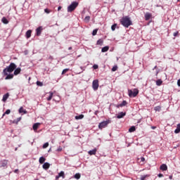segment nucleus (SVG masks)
Here are the masks:
<instances>
[{
	"label": "nucleus",
	"mask_w": 180,
	"mask_h": 180,
	"mask_svg": "<svg viewBox=\"0 0 180 180\" xmlns=\"http://www.w3.org/2000/svg\"><path fill=\"white\" fill-rule=\"evenodd\" d=\"M15 70H16V64L11 63L8 66L4 69L3 75H8V74H11V72H13Z\"/></svg>",
	"instance_id": "f257e3e1"
},
{
	"label": "nucleus",
	"mask_w": 180,
	"mask_h": 180,
	"mask_svg": "<svg viewBox=\"0 0 180 180\" xmlns=\"http://www.w3.org/2000/svg\"><path fill=\"white\" fill-rule=\"evenodd\" d=\"M120 23L124 26V27H129V26H131V25H133V22H131V20H130L129 16L122 17L120 20Z\"/></svg>",
	"instance_id": "f03ea898"
},
{
	"label": "nucleus",
	"mask_w": 180,
	"mask_h": 180,
	"mask_svg": "<svg viewBox=\"0 0 180 180\" xmlns=\"http://www.w3.org/2000/svg\"><path fill=\"white\" fill-rule=\"evenodd\" d=\"M77 6H78V2H72V4L68 7V12H72L73 11H75Z\"/></svg>",
	"instance_id": "7ed1b4c3"
},
{
	"label": "nucleus",
	"mask_w": 180,
	"mask_h": 180,
	"mask_svg": "<svg viewBox=\"0 0 180 180\" xmlns=\"http://www.w3.org/2000/svg\"><path fill=\"white\" fill-rule=\"evenodd\" d=\"M128 94L130 98H136L139 95V89H135L134 90H128Z\"/></svg>",
	"instance_id": "20e7f679"
},
{
	"label": "nucleus",
	"mask_w": 180,
	"mask_h": 180,
	"mask_svg": "<svg viewBox=\"0 0 180 180\" xmlns=\"http://www.w3.org/2000/svg\"><path fill=\"white\" fill-rule=\"evenodd\" d=\"M92 88L94 91H98V88H99V80L95 79L92 82Z\"/></svg>",
	"instance_id": "39448f33"
},
{
	"label": "nucleus",
	"mask_w": 180,
	"mask_h": 180,
	"mask_svg": "<svg viewBox=\"0 0 180 180\" xmlns=\"http://www.w3.org/2000/svg\"><path fill=\"white\" fill-rule=\"evenodd\" d=\"M110 123V121H103L98 124V129H104V127H106V126Z\"/></svg>",
	"instance_id": "423d86ee"
},
{
	"label": "nucleus",
	"mask_w": 180,
	"mask_h": 180,
	"mask_svg": "<svg viewBox=\"0 0 180 180\" xmlns=\"http://www.w3.org/2000/svg\"><path fill=\"white\" fill-rule=\"evenodd\" d=\"M42 30H43V27H37L36 29L37 36H40V34H41Z\"/></svg>",
	"instance_id": "0eeeda50"
},
{
	"label": "nucleus",
	"mask_w": 180,
	"mask_h": 180,
	"mask_svg": "<svg viewBox=\"0 0 180 180\" xmlns=\"http://www.w3.org/2000/svg\"><path fill=\"white\" fill-rule=\"evenodd\" d=\"M4 76H6L5 77V79H12L13 78V74H11L9 72H7V75H4Z\"/></svg>",
	"instance_id": "6e6552de"
},
{
	"label": "nucleus",
	"mask_w": 180,
	"mask_h": 180,
	"mask_svg": "<svg viewBox=\"0 0 180 180\" xmlns=\"http://www.w3.org/2000/svg\"><path fill=\"white\" fill-rule=\"evenodd\" d=\"M40 124H41L40 122H37L33 124L32 129H33L34 131H36L37 130V129H39V127L40 126Z\"/></svg>",
	"instance_id": "1a4fd4ad"
},
{
	"label": "nucleus",
	"mask_w": 180,
	"mask_h": 180,
	"mask_svg": "<svg viewBox=\"0 0 180 180\" xmlns=\"http://www.w3.org/2000/svg\"><path fill=\"white\" fill-rule=\"evenodd\" d=\"M124 116H126V112H121L118 113V115H117V118L122 119L124 117Z\"/></svg>",
	"instance_id": "9d476101"
},
{
	"label": "nucleus",
	"mask_w": 180,
	"mask_h": 180,
	"mask_svg": "<svg viewBox=\"0 0 180 180\" xmlns=\"http://www.w3.org/2000/svg\"><path fill=\"white\" fill-rule=\"evenodd\" d=\"M97 150H98V149H96V148H95L93 150H89L88 152V154H89V155H95V154H96Z\"/></svg>",
	"instance_id": "9b49d317"
},
{
	"label": "nucleus",
	"mask_w": 180,
	"mask_h": 180,
	"mask_svg": "<svg viewBox=\"0 0 180 180\" xmlns=\"http://www.w3.org/2000/svg\"><path fill=\"white\" fill-rule=\"evenodd\" d=\"M20 71H22L20 68H15L14 70V75H19V74H20Z\"/></svg>",
	"instance_id": "f8f14e48"
},
{
	"label": "nucleus",
	"mask_w": 180,
	"mask_h": 180,
	"mask_svg": "<svg viewBox=\"0 0 180 180\" xmlns=\"http://www.w3.org/2000/svg\"><path fill=\"white\" fill-rule=\"evenodd\" d=\"M6 165H8V160H4L1 161V167L5 168L6 167Z\"/></svg>",
	"instance_id": "ddd939ff"
},
{
	"label": "nucleus",
	"mask_w": 180,
	"mask_h": 180,
	"mask_svg": "<svg viewBox=\"0 0 180 180\" xmlns=\"http://www.w3.org/2000/svg\"><path fill=\"white\" fill-rule=\"evenodd\" d=\"M42 168H44V169H49L50 168V163L49 162L44 163Z\"/></svg>",
	"instance_id": "4468645a"
},
{
	"label": "nucleus",
	"mask_w": 180,
	"mask_h": 180,
	"mask_svg": "<svg viewBox=\"0 0 180 180\" xmlns=\"http://www.w3.org/2000/svg\"><path fill=\"white\" fill-rule=\"evenodd\" d=\"M8 98H9V93H6L3 96V98H2L3 102H6Z\"/></svg>",
	"instance_id": "2eb2a0df"
},
{
	"label": "nucleus",
	"mask_w": 180,
	"mask_h": 180,
	"mask_svg": "<svg viewBox=\"0 0 180 180\" xmlns=\"http://www.w3.org/2000/svg\"><path fill=\"white\" fill-rule=\"evenodd\" d=\"M26 37L27 39H30L31 36H32V30H29L26 32Z\"/></svg>",
	"instance_id": "dca6fc26"
},
{
	"label": "nucleus",
	"mask_w": 180,
	"mask_h": 180,
	"mask_svg": "<svg viewBox=\"0 0 180 180\" xmlns=\"http://www.w3.org/2000/svg\"><path fill=\"white\" fill-rule=\"evenodd\" d=\"M152 15L150 13H146L145 14V20H150V18H151Z\"/></svg>",
	"instance_id": "f3484780"
},
{
	"label": "nucleus",
	"mask_w": 180,
	"mask_h": 180,
	"mask_svg": "<svg viewBox=\"0 0 180 180\" xmlns=\"http://www.w3.org/2000/svg\"><path fill=\"white\" fill-rule=\"evenodd\" d=\"M160 169H161L162 171H167V169H168V167L167 166V165L162 164V165L160 166Z\"/></svg>",
	"instance_id": "a211bd4d"
},
{
	"label": "nucleus",
	"mask_w": 180,
	"mask_h": 180,
	"mask_svg": "<svg viewBox=\"0 0 180 180\" xmlns=\"http://www.w3.org/2000/svg\"><path fill=\"white\" fill-rule=\"evenodd\" d=\"M1 22L3 23H4V25H8L9 23V21L8 20V19H6V18L3 17L1 19Z\"/></svg>",
	"instance_id": "6ab92c4d"
},
{
	"label": "nucleus",
	"mask_w": 180,
	"mask_h": 180,
	"mask_svg": "<svg viewBox=\"0 0 180 180\" xmlns=\"http://www.w3.org/2000/svg\"><path fill=\"white\" fill-rule=\"evenodd\" d=\"M19 113H24V115H26V113H27V111L26 110H24L23 107H21L19 109Z\"/></svg>",
	"instance_id": "aec40b11"
},
{
	"label": "nucleus",
	"mask_w": 180,
	"mask_h": 180,
	"mask_svg": "<svg viewBox=\"0 0 180 180\" xmlns=\"http://www.w3.org/2000/svg\"><path fill=\"white\" fill-rule=\"evenodd\" d=\"M174 133L176 134H178V133H180V124H177L176 129L174 130Z\"/></svg>",
	"instance_id": "412c9836"
},
{
	"label": "nucleus",
	"mask_w": 180,
	"mask_h": 180,
	"mask_svg": "<svg viewBox=\"0 0 180 180\" xmlns=\"http://www.w3.org/2000/svg\"><path fill=\"white\" fill-rule=\"evenodd\" d=\"M75 118L76 119V120H79L81 119H84V115H76L75 117Z\"/></svg>",
	"instance_id": "4be33fe9"
},
{
	"label": "nucleus",
	"mask_w": 180,
	"mask_h": 180,
	"mask_svg": "<svg viewBox=\"0 0 180 180\" xmlns=\"http://www.w3.org/2000/svg\"><path fill=\"white\" fill-rule=\"evenodd\" d=\"M109 50V46H104L102 48L101 51L102 53H106Z\"/></svg>",
	"instance_id": "5701e85b"
},
{
	"label": "nucleus",
	"mask_w": 180,
	"mask_h": 180,
	"mask_svg": "<svg viewBox=\"0 0 180 180\" xmlns=\"http://www.w3.org/2000/svg\"><path fill=\"white\" fill-rule=\"evenodd\" d=\"M129 133H133V131H136V127L132 126L129 129Z\"/></svg>",
	"instance_id": "b1692460"
},
{
	"label": "nucleus",
	"mask_w": 180,
	"mask_h": 180,
	"mask_svg": "<svg viewBox=\"0 0 180 180\" xmlns=\"http://www.w3.org/2000/svg\"><path fill=\"white\" fill-rule=\"evenodd\" d=\"M39 164H44V161H46V158L44 157L39 158Z\"/></svg>",
	"instance_id": "393cba45"
},
{
	"label": "nucleus",
	"mask_w": 180,
	"mask_h": 180,
	"mask_svg": "<svg viewBox=\"0 0 180 180\" xmlns=\"http://www.w3.org/2000/svg\"><path fill=\"white\" fill-rule=\"evenodd\" d=\"M162 79H158L156 81V85H158V86H160V85H162Z\"/></svg>",
	"instance_id": "a878e982"
},
{
	"label": "nucleus",
	"mask_w": 180,
	"mask_h": 180,
	"mask_svg": "<svg viewBox=\"0 0 180 180\" xmlns=\"http://www.w3.org/2000/svg\"><path fill=\"white\" fill-rule=\"evenodd\" d=\"M74 178H75V179H79L81 178V174L79 173H77L75 174Z\"/></svg>",
	"instance_id": "bb28decb"
},
{
	"label": "nucleus",
	"mask_w": 180,
	"mask_h": 180,
	"mask_svg": "<svg viewBox=\"0 0 180 180\" xmlns=\"http://www.w3.org/2000/svg\"><path fill=\"white\" fill-rule=\"evenodd\" d=\"M53 99V92H49V96L47 98V101H51Z\"/></svg>",
	"instance_id": "cd10ccee"
},
{
	"label": "nucleus",
	"mask_w": 180,
	"mask_h": 180,
	"mask_svg": "<svg viewBox=\"0 0 180 180\" xmlns=\"http://www.w3.org/2000/svg\"><path fill=\"white\" fill-rule=\"evenodd\" d=\"M127 105V102L126 101H123L122 103L120 104V106L122 108V106H126Z\"/></svg>",
	"instance_id": "c85d7f7f"
},
{
	"label": "nucleus",
	"mask_w": 180,
	"mask_h": 180,
	"mask_svg": "<svg viewBox=\"0 0 180 180\" xmlns=\"http://www.w3.org/2000/svg\"><path fill=\"white\" fill-rule=\"evenodd\" d=\"M21 119H22L21 117H18V118H17V120H14L13 121V123H15L16 124H18V123H19V122H20Z\"/></svg>",
	"instance_id": "c756f323"
},
{
	"label": "nucleus",
	"mask_w": 180,
	"mask_h": 180,
	"mask_svg": "<svg viewBox=\"0 0 180 180\" xmlns=\"http://www.w3.org/2000/svg\"><path fill=\"white\" fill-rule=\"evenodd\" d=\"M97 44H98V46H102V44H103V40H102V39H98V40L97 41Z\"/></svg>",
	"instance_id": "7c9ffc66"
},
{
	"label": "nucleus",
	"mask_w": 180,
	"mask_h": 180,
	"mask_svg": "<svg viewBox=\"0 0 180 180\" xmlns=\"http://www.w3.org/2000/svg\"><path fill=\"white\" fill-rule=\"evenodd\" d=\"M117 26V24H114L111 26V30H112V32H115V30H116Z\"/></svg>",
	"instance_id": "2f4dec72"
},
{
	"label": "nucleus",
	"mask_w": 180,
	"mask_h": 180,
	"mask_svg": "<svg viewBox=\"0 0 180 180\" xmlns=\"http://www.w3.org/2000/svg\"><path fill=\"white\" fill-rule=\"evenodd\" d=\"M68 71H70V69H68V68L64 69L62 71V75H64V74H65V72H68Z\"/></svg>",
	"instance_id": "473e14b6"
},
{
	"label": "nucleus",
	"mask_w": 180,
	"mask_h": 180,
	"mask_svg": "<svg viewBox=\"0 0 180 180\" xmlns=\"http://www.w3.org/2000/svg\"><path fill=\"white\" fill-rule=\"evenodd\" d=\"M155 112H160V110H161V107L160 106H156L155 107Z\"/></svg>",
	"instance_id": "72a5a7b5"
},
{
	"label": "nucleus",
	"mask_w": 180,
	"mask_h": 180,
	"mask_svg": "<svg viewBox=\"0 0 180 180\" xmlns=\"http://www.w3.org/2000/svg\"><path fill=\"white\" fill-rule=\"evenodd\" d=\"M90 19H91L90 16H86L84 18V21L88 22H89Z\"/></svg>",
	"instance_id": "f704fd0d"
},
{
	"label": "nucleus",
	"mask_w": 180,
	"mask_h": 180,
	"mask_svg": "<svg viewBox=\"0 0 180 180\" xmlns=\"http://www.w3.org/2000/svg\"><path fill=\"white\" fill-rule=\"evenodd\" d=\"M11 113V110H7L4 114L3 117L5 116V115H9Z\"/></svg>",
	"instance_id": "c9c22d12"
},
{
	"label": "nucleus",
	"mask_w": 180,
	"mask_h": 180,
	"mask_svg": "<svg viewBox=\"0 0 180 180\" xmlns=\"http://www.w3.org/2000/svg\"><path fill=\"white\" fill-rule=\"evenodd\" d=\"M58 176H60V177H63V178H65V176H64V172H60L59 174H58Z\"/></svg>",
	"instance_id": "e433bc0d"
},
{
	"label": "nucleus",
	"mask_w": 180,
	"mask_h": 180,
	"mask_svg": "<svg viewBox=\"0 0 180 180\" xmlns=\"http://www.w3.org/2000/svg\"><path fill=\"white\" fill-rule=\"evenodd\" d=\"M37 85L38 86H43V82H41L37 81Z\"/></svg>",
	"instance_id": "4c0bfd02"
},
{
	"label": "nucleus",
	"mask_w": 180,
	"mask_h": 180,
	"mask_svg": "<svg viewBox=\"0 0 180 180\" xmlns=\"http://www.w3.org/2000/svg\"><path fill=\"white\" fill-rule=\"evenodd\" d=\"M96 33H98V30H94L92 32L93 36H96Z\"/></svg>",
	"instance_id": "58836bf2"
},
{
	"label": "nucleus",
	"mask_w": 180,
	"mask_h": 180,
	"mask_svg": "<svg viewBox=\"0 0 180 180\" xmlns=\"http://www.w3.org/2000/svg\"><path fill=\"white\" fill-rule=\"evenodd\" d=\"M47 147H49V142H46L43 145V148H47Z\"/></svg>",
	"instance_id": "ea45409f"
},
{
	"label": "nucleus",
	"mask_w": 180,
	"mask_h": 180,
	"mask_svg": "<svg viewBox=\"0 0 180 180\" xmlns=\"http://www.w3.org/2000/svg\"><path fill=\"white\" fill-rule=\"evenodd\" d=\"M44 12H45V13L49 14V13H50V12H51V11H50L49 8H45Z\"/></svg>",
	"instance_id": "a19ab883"
},
{
	"label": "nucleus",
	"mask_w": 180,
	"mask_h": 180,
	"mask_svg": "<svg viewBox=\"0 0 180 180\" xmlns=\"http://www.w3.org/2000/svg\"><path fill=\"white\" fill-rule=\"evenodd\" d=\"M112 72H115V71H117V66H113L112 68Z\"/></svg>",
	"instance_id": "79ce46f5"
},
{
	"label": "nucleus",
	"mask_w": 180,
	"mask_h": 180,
	"mask_svg": "<svg viewBox=\"0 0 180 180\" xmlns=\"http://www.w3.org/2000/svg\"><path fill=\"white\" fill-rule=\"evenodd\" d=\"M147 175H143V176H141V180H144V179H146V178H147Z\"/></svg>",
	"instance_id": "37998d69"
},
{
	"label": "nucleus",
	"mask_w": 180,
	"mask_h": 180,
	"mask_svg": "<svg viewBox=\"0 0 180 180\" xmlns=\"http://www.w3.org/2000/svg\"><path fill=\"white\" fill-rule=\"evenodd\" d=\"M93 68H94V70H98V65H94L93 66Z\"/></svg>",
	"instance_id": "c03bdc74"
},
{
	"label": "nucleus",
	"mask_w": 180,
	"mask_h": 180,
	"mask_svg": "<svg viewBox=\"0 0 180 180\" xmlns=\"http://www.w3.org/2000/svg\"><path fill=\"white\" fill-rule=\"evenodd\" d=\"M173 36L176 37L178 36V32H174Z\"/></svg>",
	"instance_id": "a18cd8bd"
},
{
	"label": "nucleus",
	"mask_w": 180,
	"mask_h": 180,
	"mask_svg": "<svg viewBox=\"0 0 180 180\" xmlns=\"http://www.w3.org/2000/svg\"><path fill=\"white\" fill-rule=\"evenodd\" d=\"M162 176H164V174H158L159 178H162Z\"/></svg>",
	"instance_id": "49530a36"
},
{
	"label": "nucleus",
	"mask_w": 180,
	"mask_h": 180,
	"mask_svg": "<svg viewBox=\"0 0 180 180\" xmlns=\"http://www.w3.org/2000/svg\"><path fill=\"white\" fill-rule=\"evenodd\" d=\"M57 151H63V148L60 147L57 149Z\"/></svg>",
	"instance_id": "de8ad7c7"
},
{
	"label": "nucleus",
	"mask_w": 180,
	"mask_h": 180,
	"mask_svg": "<svg viewBox=\"0 0 180 180\" xmlns=\"http://www.w3.org/2000/svg\"><path fill=\"white\" fill-rule=\"evenodd\" d=\"M141 161H142V162H144V161H146V159L144 158H141Z\"/></svg>",
	"instance_id": "09e8293b"
},
{
	"label": "nucleus",
	"mask_w": 180,
	"mask_h": 180,
	"mask_svg": "<svg viewBox=\"0 0 180 180\" xmlns=\"http://www.w3.org/2000/svg\"><path fill=\"white\" fill-rule=\"evenodd\" d=\"M177 85L178 86H180V79L177 81Z\"/></svg>",
	"instance_id": "8fccbe9b"
},
{
	"label": "nucleus",
	"mask_w": 180,
	"mask_h": 180,
	"mask_svg": "<svg viewBox=\"0 0 180 180\" xmlns=\"http://www.w3.org/2000/svg\"><path fill=\"white\" fill-rule=\"evenodd\" d=\"M18 171H19V169H16L14 170V172L16 174Z\"/></svg>",
	"instance_id": "3c124183"
},
{
	"label": "nucleus",
	"mask_w": 180,
	"mask_h": 180,
	"mask_svg": "<svg viewBox=\"0 0 180 180\" xmlns=\"http://www.w3.org/2000/svg\"><path fill=\"white\" fill-rule=\"evenodd\" d=\"M61 6H58V11H61Z\"/></svg>",
	"instance_id": "603ef678"
},
{
	"label": "nucleus",
	"mask_w": 180,
	"mask_h": 180,
	"mask_svg": "<svg viewBox=\"0 0 180 180\" xmlns=\"http://www.w3.org/2000/svg\"><path fill=\"white\" fill-rule=\"evenodd\" d=\"M98 110L95 111L94 115H98Z\"/></svg>",
	"instance_id": "864d4df0"
},
{
	"label": "nucleus",
	"mask_w": 180,
	"mask_h": 180,
	"mask_svg": "<svg viewBox=\"0 0 180 180\" xmlns=\"http://www.w3.org/2000/svg\"><path fill=\"white\" fill-rule=\"evenodd\" d=\"M58 178H60L58 175L56 176V179H58Z\"/></svg>",
	"instance_id": "5fc2aeb1"
},
{
	"label": "nucleus",
	"mask_w": 180,
	"mask_h": 180,
	"mask_svg": "<svg viewBox=\"0 0 180 180\" xmlns=\"http://www.w3.org/2000/svg\"><path fill=\"white\" fill-rule=\"evenodd\" d=\"M68 50H72V47H71V46L69 47V48H68Z\"/></svg>",
	"instance_id": "6e6d98bb"
},
{
	"label": "nucleus",
	"mask_w": 180,
	"mask_h": 180,
	"mask_svg": "<svg viewBox=\"0 0 180 180\" xmlns=\"http://www.w3.org/2000/svg\"><path fill=\"white\" fill-rule=\"evenodd\" d=\"M169 179H172V176H169Z\"/></svg>",
	"instance_id": "4d7b16f0"
},
{
	"label": "nucleus",
	"mask_w": 180,
	"mask_h": 180,
	"mask_svg": "<svg viewBox=\"0 0 180 180\" xmlns=\"http://www.w3.org/2000/svg\"><path fill=\"white\" fill-rule=\"evenodd\" d=\"M80 68H81V70H84V68H82V67H80Z\"/></svg>",
	"instance_id": "13d9d810"
},
{
	"label": "nucleus",
	"mask_w": 180,
	"mask_h": 180,
	"mask_svg": "<svg viewBox=\"0 0 180 180\" xmlns=\"http://www.w3.org/2000/svg\"><path fill=\"white\" fill-rule=\"evenodd\" d=\"M50 151H51V148H50V149L49 150V153H50Z\"/></svg>",
	"instance_id": "bf43d9fd"
},
{
	"label": "nucleus",
	"mask_w": 180,
	"mask_h": 180,
	"mask_svg": "<svg viewBox=\"0 0 180 180\" xmlns=\"http://www.w3.org/2000/svg\"><path fill=\"white\" fill-rule=\"evenodd\" d=\"M152 129H155V127H152Z\"/></svg>",
	"instance_id": "052dcab7"
},
{
	"label": "nucleus",
	"mask_w": 180,
	"mask_h": 180,
	"mask_svg": "<svg viewBox=\"0 0 180 180\" xmlns=\"http://www.w3.org/2000/svg\"><path fill=\"white\" fill-rule=\"evenodd\" d=\"M18 150V148H15V150L16 151Z\"/></svg>",
	"instance_id": "680f3d73"
}]
</instances>
